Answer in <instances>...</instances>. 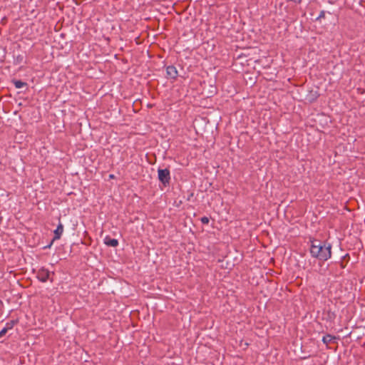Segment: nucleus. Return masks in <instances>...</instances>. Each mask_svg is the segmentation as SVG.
<instances>
[{
  "instance_id": "obj_11",
  "label": "nucleus",
  "mask_w": 365,
  "mask_h": 365,
  "mask_svg": "<svg viewBox=\"0 0 365 365\" xmlns=\"http://www.w3.org/2000/svg\"><path fill=\"white\" fill-rule=\"evenodd\" d=\"M324 14H325L324 11H322V12H321V14H320V15H319V18L324 17Z\"/></svg>"
},
{
  "instance_id": "obj_2",
  "label": "nucleus",
  "mask_w": 365,
  "mask_h": 365,
  "mask_svg": "<svg viewBox=\"0 0 365 365\" xmlns=\"http://www.w3.org/2000/svg\"><path fill=\"white\" fill-rule=\"evenodd\" d=\"M158 179L164 185L168 183L170 179L169 170L168 169H159Z\"/></svg>"
},
{
  "instance_id": "obj_1",
  "label": "nucleus",
  "mask_w": 365,
  "mask_h": 365,
  "mask_svg": "<svg viewBox=\"0 0 365 365\" xmlns=\"http://www.w3.org/2000/svg\"><path fill=\"white\" fill-rule=\"evenodd\" d=\"M331 248L329 244H322L318 240H313L311 242L310 253L313 257L326 261L331 257Z\"/></svg>"
},
{
  "instance_id": "obj_4",
  "label": "nucleus",
  "mask_w": 365,
  "mask_h": 365,
  "mask_svg": "<svg viewBox=\"0 0 365 365\" xmlns=\"http://www.w3.org/2000/svg\"><path fill=\"white\" fill-rule=\"evenodd\" d=\"M167 75L171 78H175L178 76V71L176 68L173 66H170L167 67Z\"/></svg>"
},
{
  "instance_id": "obj_3",
  "label": "nucleus",
  "mask_w": 365,
  "mask_h": 365,
  "mask_svg": "<svg viewBox=\"0 0 365 365\" xmlns=\"http://www.w3.org/2000/svg\"><path fill=\"white\" fill-rule=\"evenodd\" d=\"M51 274L52 273L50 272L48 269L41 268L37 272V277L40 281L45 282L48 279H50V276Z\"/></svg>"
},
{
  "instance_id": "obj_5",
  "label": "nucleus",
  "mask_w": 365,
  "mask_h": 365,
  "mask_svg": "<svg viewBox=\"0 0 365 365\" xmlns=\"http://www.w3.org/2000/svg\"><path fill=\"white\" fill-rule=\"evenodd\" d=\"M14 325V322H7L5 327L0 331V339L3 337L9 330L11 329Z\"/></svg>"
},
{
  "instance_id": "obj_8",
  "label": "nucleus",
  "mask_w": 365,
  "mask_h": 365,
  "mask_svg": "<svg viewBox=\"0 0 365 365\" xmlns=\"http://www.w3.org/2000/svg\"><path fill=\"white\" fill-rule=\"evenodd\" d=\"M335 339V337L331 335H326L323 336L322 341L324 344H328L331 343Z\"/></svg>"
},
{
  "instance_id": "obj_9",
  "label": "nucleus",
  "mask_w": 365,
  "mask_h": 365,
  "mask_svg": "<svg viewBox=\"0 0 365 365\" xmlns=\"http://www.w3.org/2000/svg\"><path fill=\"white\" fill-rule=\"evenodd\" d=\"M14 85L16 88H21L26 85V83L21 81H14Z\"/></svg>"
},
{
  "instance_id": "obj_6",
  "label": "nucleus",
  "mask_w": 365,
  "mask_h": 365,
  "mask_svg": "<svg viewBox=\"0 0 365 365\" xmlns=\"http://www.w3.org/2000/svg\"><path fill=\"white\" fill-rule=\"evenodd\" d=\"M63 232V225L60 222L58 224V225L57 226L56 229L54 230V237H53V240H58L62 233Z\"/></svg>"
},
{
  "instance_id": "obj_7",
  "label": "nucleus",
  "mask_w": 365,
  "mask_h": 365,
  "mask_svg": "<svg viewBox=\"0 0 365 365\" xmlns=\"http://www.w3.org/2000/svg\"><path fill=\"white\" fill-rule=\"evenodd\" d=\"M105 243L108 246L116 247L118 244V242L115 239H110V238L106 237L105 239Z\"/></svg>"
},
{
  "instance_id": "obj_10",
  "label": "nucleus",
  "mask_w": 365,
  "mask_h": 365,
  "mask_svg": "<svg viewBox=\"0 0 365 365\" xmlns=\"http://www.w3.org/2000/svg\"><path fill=\"white\" fill-rule=\"evenodd\" d=\"M201 222L204 224H207L209 222V219L207 217H203L201 218Z\"/></svg>"
}]
</instances>
